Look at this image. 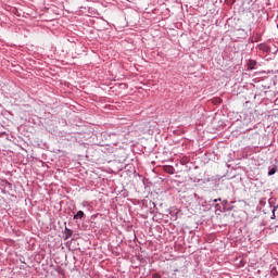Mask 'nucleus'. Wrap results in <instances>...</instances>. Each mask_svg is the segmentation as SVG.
Returning a JSON list of instances; mask_svg holds the SVG:
<instances>
[{
    "instance_id": "obj_1",
    "label": "nucleus",
    "mask_w": 278,
    "mask_h": 278,
    "mask_svg": "<svg viewBox=\"0 0 278 278\" xmlns=\"http://www.w3.org/2000/svg\"><path fill=\"white\" fill-rule=\"evenodd\" d=\"M163 170L165 173H168V175H175V167H173L170 165H164Z\"/></svg>"
},
{
    "instance_id": "obj_2",
    "label": "nucleus",
    "mask_w": 278,
    "mask_h": 278,
    "mask_svg": "<svg viewBox=\"0 0 278 278\" xmlns=\"http://www.w3.org/2000/svg\"><path fill=\"white\" fill-rule=\"evenodd\" d=\"M256 64H257L256 61L250 60V61L248 62V68H249V71H253V68H255Z\"/></svg>"
},
{
    "instance_id": "obj_3",
    "label": "nucleus",
    "mask_w": 278,
    "mask_h": 278,
    "mask_svg": "<svg viewBox=\"0 0 278 278\" xmlns=\"http://www.w3.org/2000/svg\"><path fill=\"white\" fill-rule=\"evenodd\" d=\"M77 218H84V211H78V212L74 215V220H77Z\"/></svg>"
},
{
    "instance_id": "obj_4",
    "label": "nucleus",
    "mask_w": 278,
    "mask_h": 278,
    "mask_svg": "<svg viewBox=\"0 0 278 278\" xmlns=\"http://www.w3.org/2000/svg\"><path fill=\"white\" fill-rule=\"evenodd\" d=\"M73 236V230L65 228V240H68Z\"/></svg>"
},
{
    "instance_id": "obj_5",
    "label": "nucleus",
    "mask_w": 278,
    "mask_h": 278,
    "mask_svg": "<svg viewBox=\"0 0 278 278\" xmlns=\"http://www.w3.org/2000/svg\"><path fill=\"white\" fill-rule=\"evenodd\" d=\"M275 173H277V166L270 168L269 172H268V175L273 176V175H275Z\"/></svg>"
},
{
    "instance_id": "obj_6",
    "label": "nucleus",
    "mask_w": 278,
    "mask_h": 278,
    "mask_svg": "<svg viewBox=\"0 0 278 278\" xmlns=\"http://www.w3.org/2000/svg\"><path fill=\"white\" fill-rule=\"evenodd\" d=\"M152 278H162V276L160 274H153Z\"/></svg>"
},
{
    "instance_id": "obj_7",
    "label": "nucleus",
    "mask_w": 278,
    "mask_h": 278,
    "mask_svg": "<svg viewBox=\"0 0 278 278\" xmlns=\"http://www.w3.org/2000/svg\"><path fill=\"white\" fill-rule=\"evenodd\" d=\"M218 200H214V203H216Z\"/></svg>"
}]
</instances>
